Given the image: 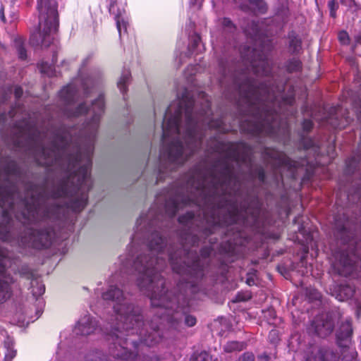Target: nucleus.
Segmentation results:
<instances>
[{
	"instance_id": "nucleus-1",
	"label": "nucleus",
	"mask_w": 361,
	"mask_h": 361,
	"mask_svg": "<svg viewBox=\"0 0 361 361\" xmlns=\"http://www.w3.org/2000/svg\"><path fill=\"white\" fill-rule=\"evenodd\" d=\"M39 164L46 166L62 165L69 173L59 188L48 194L44 186L29 184L22 197L18 187L11 182L18 173V168L14 161H8L0 169V176L5 175L6 180L0 186V207L7 218L20 204L23 210L21 215L24 224H30L52 218L50 211L43 204L50 196L54 199L62 197H72L67 207L75 212L82 210L87 202V192L92 188L90 168L94 149H75L74 154L68 153L69 149H29ZM0 239L11 240V228L8 224L0 225ZM9 262L8 252L0 247V303L11 295V277L6 274V269Z\"/></svg>"
},
{
	"instance_id": "nucleus-2",
	"label": "nucleus",
	"mask_w": 361,
	"mask_h": 361,
	"mask_svg": "<svg viewBox=\"0 0 361 361\" xmlns=\"http://www.w3.org/2000/svg\"><path fill=\"white\" fill-rule=\"evenodd\" d=\"M149 221V216H141L137 221V231L132 239L133 246L145 243L147 252L139 254L135 259L121 258L123 266L127 268L133 263V269L137 275V285L140 290L150 298L152 307H157L155 312L159 314L156 317L161 322H166L173 328H177L184 319L188 326H193L196 324V318L186 314V308L190 305L185 295L180 293L175 296L172 292L164 291V280L159 274L161 265L165 263L167 256L173 270L183 276L185 286L193 288L196 281L203 276V264L200 256L194 247L199 241L196 234H188L183 243V250L173 251L167 250L165 252L166 243L159 232L150 233L154 221Z\"/></svg>"
},
{
	"instance_id": "nucleus-3",
	"label": "nucleus",
	"mask_w": 361,
	"mask_h": 361,
	"mask_svg": "<svg viewBox=\"0 0 361 361\" xmlns=\"http://www.w3.org/2000/svg\"><path fill=\"white\" fill-rule=\"evenodd\" d=\"M219 159L207 171H197L187 183L190 194L177 195L165 204L169 217L176 215L182 204L194 203L202 214L198 230L207 235L217 226H225L246 221L248 213L245 205L238 204L240 184L234 164L250 161L251 149L245 143L221 144Z\"/></svg>"
},
{
	"instance_id": "nucleus-4",
	"label": "nucleus",
	"mask_w": 361,
	"mask_h": 361,
	"mask_svg": "<svg viewBox=\"0 0 361 361\" xmlns=\"http://www.w3.org/2000/svg\"><path fill=\"white\" fill-rule=\"evenodd\" d=\"M201 109L185 93L178 102L166 109L162 124V147L158 179L182 165L200 146L203 137L202 126L224 130L222 119L210 118V104L204 93Z\"/></svg>"
},
{
	"instance_id": "nucleus-5",
	"label": "nucleus",
	"mask_w": 361,
	"mask_h": 361,
	"mask_svg": "<svg viewBox=\"0 0 361 361\" xmlns=\"http://www.w3.org/2000/svg\"><path fill=\"white\" fill-rule=\"evenodd\" d=\"M245 66L233 76L242 103L247 107L251 118L242 125V128L252 135L264 134L276 137L288 132L286 122L281 121L276 107L279 106L281 88L267 84L257 85L252 76L269 75L271 63L267 54L256 49L247 48L242 54Z\"/></svg>"
},
{
	"instance_id": "nucleus-6",
	"label": "nucleus",
	"mask_w": 361,
	"mask_h": 361,
	"mask_svg": "<svg viewBox=\"0 0 361 361\" xmlns=\"http://www.w3.org/2000/svg\"><path fill=\"white\" fill-rule=\"evenodd\" d=\"M102 298L113 304L116 324L108 333V340L112 341L111 353L118 361H135L136 355L130 351L132 345L136 348L138 341L135 338L126 336H137L139 341L146 345H153L161 340L159 325L152 321L145 324L141 309L131 303L123 295L122 290L115 286H110L102 293Z\"/></svg>"
},
{
	"instance_id": "nucleus-7",
	"label": "nucleus",
	"mask_w": 361,
	"mask_h": 361,
	"mask_svg": "<svg viewBox=\"0 0 361 361\" xmlns=\"http://www.w3.org/2000/svg\"><path fill=\"white\" fill-rule=\"evenodd\" d=\"M352 222L345 215L335 217V235L342 247L335 253L333 267L339 275L348 276L355 269L357 259L361 260V240L354 239Z\"/></svg>"
},
{
	"instance_id": "nucleus-8",
	"label": "nucleus",
	"mask_w": 361,
	"mask_h": 361,
	"mask_svg": "<svg viewBox=\"0 0 361 361\" xmlns=\"http://www.w3.org/2000/svg\"><path fill=\"white\" fill-rule=\"evenodd\" d=\"M39 23L37 30L30 36L33 46L49 47L58 27L57 3L55 0H37Z\"/></svg>"
},
{
	"instance_id": "nucleus-9",
	"label": "nucleus",
	"mask_w": 361,
	"mask_h": 361,
	"mask_svg": "<svg viewBox=\"0 0 361 361\" xmlns=\"http://www.w3.org/2000/svg\"><path fill=\"white\" fill-rule=\"evenodd\" d=\"M52 231L50 227L44 229L29 228L21 238L20 242L24 245L37 249L47 247L51 243Z\"/></svg>"
},
{
	"instance_id": "nucleus-10",
	"label": "nucleus",
	"mask_w": 361,
	"mask_h": 361,
	"mask_svg": "<svg viewBox=\"0 0 361 361\" xmlns=\"http://www.w3.org/2000/svg\"><path fill=\"white\" fill-rule=\"evenodd\" d=\"M315 333L320 337L331 334L334 327V320L331 315L325 314L317 318L312 323Z\"/></svg>"
},
{
	"instance_id": "nucleus-11",
	"label": "nucleus",
	"mask_w": 361,
	"mask_h": 361,
	"mask_svg": "<svg viewBox=\"0 0 361 361\" xmlns=\"http://www.w3.org/2000/svg\"><path fill=\"white\" fill-rule=\"evenodd\" d=\"M97 328V320L90 314H85L78 321L75 331L77 334L87 336L94 333Z\"/></svg>"
},
{
	"instance_id": "nucleus-12",
	"label": "nucleus",
	"mask_w": 361,
	"mask_h": 361,
	"mask_svg": "<svg viewBox=\"0 0 361 361\" xmlns=\"http://www.w3.org/2000/svg\"><path fill=\"white\" fill-rule=\"evenodd\" d=\"M353 334L351 320L346 319L343 322L336 332V341L338 345L341 348H346L350 343V338Z\"/></svg>"
},
{
	"instance_id": "nucleus-13",
	"label": "nucleus",
	"mask_w": 361,
	"mask_h": 361,
	"mask_svg": "<svg viewBox=\"0 0 361 361\" xmlns=\"http://www.w3.org/2000/svg\"><path fill=\"white\" fill-rule=\"evenodd\" d=\"M238 6L245 11H252L259 13H264L267 6L263 0H234Z\"/></svg>"
},
{
	"instance_id": "nucleus-14",
	"label": "nucleus",
	"mask_w": 361,
	"mask_h": 361,
	"mask_svg": "<svg viewBox=\"0 0 361 361\" xmlns=\"http://www.w3.org/2000/svg\"><path fill=\"white\" fill-rule=\"evenodd\" d=\"M109 13L114 15V19L116 22V27L119 33L120 37L122 34V30L126 31V11L122 9L116 8V0H110V4L109 7Z\"/></svg>"
},
{
	"instance_id": "nucleus-15",
	"label": "nucleus",
	"mask_w": 361,
	"mask_h": 361,
	"mask_svg": "<svg viewBox=\"0 0 361 361\" xmlns=\"http://www.w3.org/2000/svg\"><path fill=\"white\" fill-rule=\"evenodd\" d=\"M338 356L329 348H321L314 356V361H338Z\"/></svg>"
},
{
	"instance_id": "nucleus-16",
	"label": "nucleus",
	"mask_w": 361,
	"mask_h": 361,
	"mask_svg": "<svg viewBox=\"0 0 361 361\" xmlns=\"http://www.w3.org/2000/svg\"><path fill=\"white\" fill-rule=\"evenodd\" d=\"M354 288L350 285H341L336 294V298L339 301H343L351 298L354 294Z\"/></svg>"
},
{
	"instance_id": "nucleus-17",
	"label": "nucleus",
	"mask_w": 361,
	"mask_h": 361,
	"mask_svg": "<svg viewBox=\"0 0 361 361\" xmlns=\"http://www.w3.org/2000/svg\"><path fill=\"white\" fill-rule=\"evenodd\" d=\"M301 39L294 33L289 34V49L293 53H298L301 49Z\"/></svg>"
},
{
	"instance_id": "nucleus-18",
	"label": "nucleus",
	"mask_w": 361,
	"mask_h": 361,
	"mask_svg": "<svg viewBox=\"0 0 361 361\" xmlns=\"http://www.w3.org/2000/svg\"><path fill=\"white\" fill-rule=\"evenodd\" d=\"M270 157L277 161L279 165L290 166H292L290 160L286 157L283 153L271 151L270 152Z\"/></svg>"
},
{
	"instance_id": "nucleus-19",
	"label": "nucleus",
	"mask_w": 361,
	"mask_h": 361,
	"mask_svg": "<svg viewBox=\"0 0 361 361\" xmlns=\"http://www.w3.org/2000/svg\"><path fill=\"white\" fill-rule=\"evenodd\" d=\"M130 79V73L128 71L125 70L117 82L118 87L122 93L126 91L127 85Z\"/></svg>"
},
{
	"instance_id": "nucleus-20",
	"label": "nucleus",
	"mask_w": 361,
	"mask_h": 361,
	"mask_svg": "<svg viewBox=\"0 0 361 361\" xmlns=\"http://www.w3.org/2000/svg\"><path fill=\"white\" fill-rule=\"evenodd\" d=\"M245 348V343L238 341H229L224 346V350L227 353L240 351Z\"/></svg>"
},
{
	"instance_id": "nucleus-21",
	"label": "nucleus",
	"mask_w": 361,
	"mask_h": 361,
	"mask_svg": "<svg viewBox=\"0 0 361 361\" xmlns=\"http://www.w3.org/2000/svg\"><path fill=\"white\" fill-rule=\"evenodd\" d=\"M178 221L181 224L190 226L197 224V219L193 213L188 212L185 215L180 216Z\"/></svg>"
},
{
	"instance_id": "nucleus-22",
	"label": "nucleus",
	"mask_w": 361,
	"mask_h": 361,
	"mask_svg": "<svg viewBox=\"0 0 361 361\" xmlns=\"http://www.w3.org/2000/svg\"><path fill=\"white\" fill-rule=\"evenodd\" d=\"M251 30L252 31L246 30L245 32L250 35V37L254 39H257V38L260 37L262 31L259 23L252 22L251 24Z\"/></svg>"
},
{
	"instance_id": "nucleus-23",
	"label": "nucleus",
	"mask_w": 361,
	"mask_h": 361,
	"mask_svg": "<svg viewBox=\"0 0 361 361\" xmlns=\"http://www.w3.org/2000/svg\"><path fill=\"white\" fill-rule=\"evenodd\" d=\"M83 93L85 97H88L90 94V89L93 88L97 85V82L92 78H87L82 82Z\"/></svg>"
},
{
	"instance_id": "nucleus-24",
	"label": "nucleus",
	"mask_w": 361,
	"mask_h": 361,
	"mask_svg": "<svg viewBox=\"0 0 361 361\" xmlns=\"http://www.w3.org/2000/svg\"><path fill=\"white\" fill-rule=\"evenodd\" d=\"M212 357L206 351L195 353L190 357V361H209Z\"/></svg>"
},
{
	"instance_id": "nucleus-25",
	"label": "nucleus",
	"mask_w": 361,
	"mask_h": 361,
	"mask_svg": "<svg viewBox=\"0 0 361 361\" xmlns=\"http://www.w3.org/2000/svg\"><path fill=\"white\" fill-rule=\"evenodd\" d=\"M301 68V63L299 60L293 59L287 64V70L290 73L298 71Z\"/></svg>"
},
{
	"instance_id": "nucleus-26",
	"label": "nucleus",
	"mask_w": 361,
	"mask_h": 361,
	"mask_svg": "<svg viewBox=\"0 0 361 361\" xmlns=\"http://www.w3.org/2000/svg\"><path fill=\"white\" fill-rule=\"evenodd\" d=\"M16 46L19 58L20 59H25L27 57L26 50L25 49L20 39H18L16 41Z\"/></svg>"
},
{
	"instance_id": "nucleus-27",
	"label": "nucleus",
	"mask_w": 361,
	"mask_h": 361,
	"mask_svg": "<svg viewBox=\"0 0 361 361\" xmlns=\"http://www.w3.org/2000/svg\"><path fill=\"white\" fill-rule=\"evenodd\" d=\"M219 23H221L224 28L227 29L230 32H231L235 28L233 23L229 18H221L219 20Z\"/></svg>"
},
{
	"instance_id": "nucleus-28",
	"label": "nucleus",
	"mask_w": 361,
	"mask_h": 361,
	"mask_svg": "<svg viewBox=\"0 0 361 361\" xmlns=\"http://www.w3.org/2000/svg\"><path fill=\"white\" fill-rule=\"evenodd\" d=\"M40 71L42 73H45L49 76H51L53 75V67L47 63H42L41 64Z\"/></svg>"
},
{
	"instance_id": "nucleus-29",
	"label": "nucleus",
	"mask_w": 361,
	"mask_h": 361,
	"mask_svg": "<svg viewBox=\"0 0 361 361\" xmlns=\"http://www.w3.org/2000/svg\"><path fill=\"white\" fill-rule=\"evenodd\" d=\"M237 361H255L253 353L247 352L239 357Z\"/></svg>"
},
{
	"instance_id": "nucleus-30",
	"label": "nucleus",
	"mask_w": 361,
	"mask_h": 361,
	"mask_svg": "<svg viewBox=\"0 0 361 361\" xmlns=\"http://www.w3.org/2000/svg\"><path fill=\"white\" fill-rule=\"evenodd\" d=\"M338 39L343 44H347L349 42L348 34L345 31H341L338 33Z\"/></svg>"
},
{
	"instance_id": "nucleus-31",
	"label": "nucleus",
	"mask_w": 361,
	"mask_h": 361,
	"mask_svg": "<svg viewBox=\"0 0 361 361\" xmlns=\"http://www.w3.org/2000/svg\"><path fill=\"white\" fill-rule=\"evenodd\" d=\"M269 339L271 343H276L279 340L278 331L276 330H271L269 334Z\"/></svg>"
},
{
	"instance_id": "nucleus-32",
	"label": "nucleus",
	"mask_w": 361,
	"mask_h": 361,
	"mask_svg": "<svg viewBox=\"0 0 361 361\" xmlns=\"http://www.w3.org/2000/svg\"><path fill=\"white\" fill-rule=\"evenodd\" d=\"M44 291H45V288L42 284L39 285V287L37 288V290H35V288L32 290L33 295L35 297L40 296L41 295H42L44 293Z\"/></svg>"
},
{
	"instance_id": "nucleus-33",
	"label": "nucleus",
	"mask_w": 361,
	"mask_h": 361,
	"mask_svg": "<svg viewBox=\"0 0 361 361\" xmlns=\"http://www.w3.org/2000/svg\"><path fill=\"white\" fill-rule=\"evenodd\" d=\"M16 355V350L13 349H7V352L5 354V361H11Z\"/></svg>"
},
{
	"instance_id": "nucleus-34",
	"label": "nucleus",
	"mask_w": 361,
	"mask_h": 361,
	"mask_svg": "<svg viewBox=\"0 0 361 361\" xmlns=\"http://www.w3.org/2000/svg\"><path fill=\"white\" fill-rule=\"evenodd\" d=\"M212 249L210 247H204L200 251V256L202 258H207L210 255Z\"/></svg>"
},
{
	"instance_id": "nucleus-35",
	"label": "nucleus",
	"mask_w": 361,
	"mask_h": 361,
	"mask_svg": "<svg viewBox=\"0 0 361 361\" xmlns=\"http://www.w3.org/2000/svg\"><path fill=\"white\" fill-rule=\"evenodd\" d=\"M313 126L312 122L310 120L305 119L302 123V128L305 131L309 132Z\"/></svg>"
},
{
	"instance_id": "nucleus-36",
	"label": "nucleus",
	"mask_w": 361,
	"mask_h": 361,
	"mask_svg": "<svg viewBox=\"0 0 361 361\" xmlns=\"http://www.w3.org/2000/svg\"><path fill=\"white\" fill-rule=\"evenodd\" d=\"M355 112L358 121H361V102H359L355 107Z\"/></svg>"
},
{
	"instance_id": "nucleus-37",
	"label": "nucleus",
	"mask_w": 361,
	"mask_h": 361,
	"mask_svg": "<svg viewBox=\"0 0 361 361\" xmlns=\"http://www.w3.org/2000/svg\"><path fill=\"white\" fill-rule=\"evenodd\" d=\"M14 94L17 99L20 98L23 95V89L19 86L16 87L14 90Z\"/></svg>"
},
{
	"instance_id": "nucleus-38",
	"label": "nucleus",
	"mask_w": 361,
	"mask_h": 361,
	"mask_svg": "<svg viewBox=\"0 0 361 361\" xmlns=\"http://www.w3.org/2000/svg\"><path fill=\"white\" fill-rule=\"evenodd\" d=\"M341 3L344 4L345 6L352 8L353 6L355 5V0H341Z\"/></svg>"
},
{
	"instance_id": "nucleus-39",
	"label": "nucleus",
	"mask_w": 361,
	"mask_h": 361,
	"mask_svg": "<svg viewBox=\"0 0 361 361\" xmlns=\"http://www.w3.org/2000/svg\"><path fill=\"white\" fill-rule=\"evenodd\" d=\"M328 5H329V8L330 11H332V10L336 11L338 7L337 3L334 0L330 1L329 2Z\"/></svg>"
},
{
	"instance_id": "nucleus-40",
	"label": "nucleus",
	"mask_w": 361,
	"mask_h": 361,
	"mask_svg": "<svg viewBox=\"0 0 361 361\" xmlns=\"http://www.w3.org/2000/svg\"><path fill=\"white\" fill-rule=\"evenodd\" d=\"M259 179L264 182L265 179V173L264 171L262 169H260L258 173Z\"/></svg>"
},
{
	"instance_id": "nucleus-41",
	"label": "nucleus",
	"mask_w": 361,
	"mask_h": 361,
	"mask_svg": "<svg viewBox=\"0 0 361 361\" xmlns=\"http://www.w3.org/2000/svg\"><path fill=\"white\" fill-rule=\"evenodd\" d=\"M0 18L3 22H5V16L3 9L0 10Z\"/></svg>"
},
{
	"instance_id": "nucleus-42",
	"label": "nucleus",
	"mask_w": 361,
	"mask_h": 361,
	"mask_svg": "<svg viewBox=\"0 0 361 361\" xmlns=\"http://www.w3.org/2000/svg\"><path fill=\"white\" fill-rule=\"evenodd\" d=\"M336 11L335 10L330 11V16L333 18L336 17Z\"/></svg>"
},
{
	"instance_id": "nucleus-43",
	"label": "nucleus",
	"mask_w": 361,
	"mask_h": 361,
	"mask_svg": "<svg viewBox=\"0 0 361 361\" xmlns=\"http://www.w3.org/2000/svg\"><path fill=\"white\" fill-rule=\"evenodd\" d=\"M5 118V115L4 114H1L0 115V122H1L2 121H4Z\"/></svg>"
},
{
	"instance_id": "nucleus-44",
	"label": "nucleus",
	"mask_w": 361,
	"mask_h": 361,
	"mask_svg": "<svg viewBox=\"0 0 361 361\" xmlns=\"http://www.w3.org/2000/svg\"><path fill=\"white\" fill-rule=\"evenodd\" d=\"M222 71H223V73H222V74H223L224 75H226V70H225L224 67H222Z\"/></svg>"
},
{
	"instance_id": "nucleus-45",
	"label": "nucleus",
	"mask_w": 361,
	"mask_h": 361,
	"mask_svg": "<svg viewBox=\"0 0 361 361\" xmlns=\"http://www.w3.org/2000/svg\"><path fill=\"white\" fill-rule=\"evenodd\" d=\"M199 39H200L199 37H196V39H195V42L197 43V40H199Z\"/></svg>"
},
{
	"instance_id": "nucleus-46",
	"label": "nucleus",
	"mask_w": 361,
	"mask_h": 361,
	"mask_svg": "<svg viewBox=\"0 0 361 361\" xmlns=\"http://www.w3.org/2000/svg\"><path fill=\"white\" fill-rule=\"evenodd\" d=\"M356 40H357V42H360V37H357V39H356Z\"/></svg>"
},
{
	"instance_id": "nucleus-47",
	"label": "nucleus",
	"mask_w": 361,
	"mask_h": 361,
	"mask_svg": "<svg viewBox=\"0 0 361 361\" xmlns=\"http://www.w3.org/2000/svg\"><path fill=\"white\" fill-rule=\"evenodd\" d=\"M152 212V211H149V216H150V215H151Z\"/></svg>"
}]
</instances>
